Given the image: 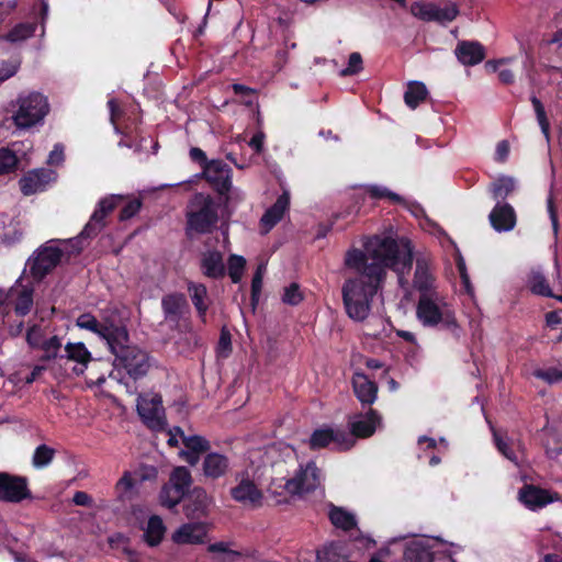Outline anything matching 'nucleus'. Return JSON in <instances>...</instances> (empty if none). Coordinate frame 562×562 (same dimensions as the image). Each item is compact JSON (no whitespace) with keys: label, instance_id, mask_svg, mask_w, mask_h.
Returning <instances> with one entry per match:
<instances>
[{"label":"nucleus","instance_id":"obj_1","mask_svg":"<svg viewBox=\"0 0 562 562\" xmlns=\"http://www.w3.org/2000/svg\"><path fill=\"white\" fill-rule=\"evenodd\" d=\"M344 262L347 269L356 273L346 278L341 286L345 311L351 319L363 322L371 313L387 268L396 272L400 286L407 290L405 274L412 268L413 248L405 238L396 240L373 236L366 241L364 250H348Z\"/></svg>","mask_w":562,"mask_h":562},{"label":"nucleus","instance_id":"obj_2","mask_svg":"<svg viewBox=\"0 0 562 562\" xmlns=\"http://www.w3.org/2000/svg\"><path fill=\"white\" fill-rule=\"evenodd\" d=\"M278 456L274 447L265 450H258L251 458V467L236 472L229 494L231 497L245 507L258 508L263 502V492L261 488L262 477L269 472L271 475L270 464Z\"/></svg>","mask_w":562,"mask_h":562},{"label":"nucleus","instance_id":"obj_3","mask_svg":"<svg viewBox=\"0 0 562 562\" xmlns=\"http://www.w3.org/2000/svg\"><path fill=\"white\" fill-rule=\"evenodd\" d=\"M270 483L268 490L274 495H303L318 488L323 481L322 471L315 462L300 465L291 479L285 476V462L278 460L270 464Z\"/></svg>","mask_w":562,"mask_h":562},{"label":"nucleus","instance_id":"obj_4","mask_svg":"<svg viewBox=\"0 0 562 562\" xmlns=\"http://www.w3.org/2000/svg\"><path fill=\"white\" fill-rule=\"evenodd\" d=\"M416 317L424 327L441 326L456 333L458 323L452 305L442 293L419 296Z\"/></svg>","mask_w":562,"mask_h":562},{"label":"nucleus","instance_id":"obj_5","mask_svg":"<svg viewBox=\"0 0 562 562\" xmlns=\"http://www.w3.org/2000/svg\"><path fill=\"white\" fill-rule=\"evenodd\" d=\"M12 108L11 120L20 131L42 124L49 112L47 98L35 91L19 94L12 103Z\"/></svg>","mask_w":562,"mask_h":562},{"label":"nucleus","instance_id":"obj_6","mask_svg":"<svg viewBox=\"0 0 562 562\" xmlns=\"http://www.w3.org/2000/svg\"><path fill=\"white\" fill-rule=\"evenodd\" d=\"M188 228L204 234L218 221V204L207 194L196 193L188 206Z\"/></svg>","mask_w":562,"mask_h":562},{"label":"nucleus","instance_id":"obj_7","mask_svg":"<svg viewBox=\"0 0 562 562\" xmlns=\"http://www.w3.org/2000/svg\"><path fill=\"white\" fill-rule=\"evenodd\" d=\"M128 337L117 348L112 346L111 352L115 355V364L126 370L130 376L137 379L145 375L149 369L148 356L137 347L127 345Z\"/></svg>","mask_w":562,"mask_h":562},{"label":"nucleus","instance_id":"obj_8","mask_svg":"<svg viewBox=\"0 0 562 562\" xmlns=\"http://www.w3.org/2000/svg\"><path fill=\"white\" fill-rule=\"evenodd\" d=\"M411 13L425 22H437L447 24L459 15V8L452 1L441 2H414L411 5Z\"/></svg>","mask_w":562,"mask_h":562},{"label":"nucleus","instance_id":"obj_9","mask_svg":"<svg viewBox=\"0 0 562 562\" xmlns=\"http://www.w3.org/2000/svg\"><path fill=\"white\" fill-rule=\"evenodd\" d=\"M192 484V476L186 467H177L172 470L168 483L160 491V503L162 506L173 508L186 496Z\"/></svg>","mask_w":562,"mask_h":562},{"label":"nucleus","instance_id":"obj_10","mask_svg":"<svg viewBox=\"0 0 562 562\" xmlns=\"http://www.w3.org/2000/svg\"><path fill=\"white\" fill-rule=\"evenodd\" d=\"M61 256L63 251L54 240L41 246L27 261L32 277L42 280L60 262Z\"/></svg>","mask_w":562,"mask_h":562},{"label":"nucleus","instance_id":"obj_11","mask_svg":"<svg viewBox=\"0 0 562 562\" xmlns=\"http://www.w3.org/2000/svg\"><path fill=\"white\" fill-rule=\"evenodd\" d=\"M76 325L81 329L90 330L97 334L99 337L106 341L109 348L112 346L117 348L116 344H121L127 338V330L124 327L100 323L90 313L79 315L76 321Z\"/></svg>","mask_w":562,"mask_h":562},{"label":"nucleus","instance_id":"obj_12","mask_svg":"<svg viewBox=\"0 0 562 562\" xmlns=\"http://www.w3.org/2000/svg\"><path fill=\"white\" fill-rule=\"evenodd\" d=\"M137 412L153 430H162L167 425L162 400L158 394L140 395L137 398Z\"/></svg>","mask_w":562,"mask_h":562},{"label":"nucleus","instance_id":"obj_13","mask_svg":"<svg viewBox=\"0 0 562 562\" xmlns=\"http://www.w3.org/2000/svg\"><path fill=\"white\" fill-rule=\"evenodd\" d=\"M356 439L341 429L321 428L316 429L310 438V447L314 450L333 446L338 450H348L353 447Z\"/></svg>","mask_w":562,"mask_h":562},{"label":"nucleus","instance_id":"obj_14","mask_svg":"<svg viewBox=\"0 0 562 562\" xmlns=\"http://www.w3.org/2000/svg\"><path fill=\"white\" fill-rule=\"evenodd\" d=\"M122 199V195H109L101 199L79 237L91 238L97 236L105 226V217L116 207Z\"/></svg>","mask_w":562,"mask_h":562},{"label":"nucleus","instance_id":"obj_15","mask_svg":"<svg viewBox=\"0 0 562 562\" xmlns=\"http://www.w3.org/2000/svg\"><path fill=\"white\" fill-rule=\"evenodd\" d=\"M57 172L49 168H36L26 172L20 180L21 192L29 196L45 191L55 182Z\"/></svg>","mask_w":562,"mask_h":562},{"label":"nucleus","instance_id":"obj_16","mask_svg":"<svg viewBox=\"0 0 562 562\" xmlns=\"http://www.w3.org/2000/svg\"><path fill=\"white\" fill-rule=\"evenodd\" d=\"M30 495L26 479L0 472V501L20 503Z\"/></svg>","mask_w":562,"mask_h":562},{"label":"nucleus","instance_id":"obj_17","mask_svg":"<svg viewBox=\"0 0 562 562\" xmlns=\"http://www.w3.org/2000/svg\"><path fill=\"white\" fill-rule=\"evenodd\" d=\"M519 502L530 510H538L548 504L559 501L557 493L540 488L532 484H526L518 492Z\"/></svg>","mask_w":562,"mask_h":562},{"label":"nucleus","instance_id":"obj_18","mask_svg":"<svg viewBox=\"0 0 562 562\" xmlns=\"http://www.w3.org/2000/svg\"><path fill=\"white\" fill-rule=\"evenodd\" d=\"M176 431L180 435V439L184 445V449L180 451V457L190 465H195L200 461V456L210 450L209 440L202 436H186L181 428L176 427Z\"/></svg>","mask_w":562,"mask_h":562},{"label":"nucleus","instance_id":"obj_19","mask_svg":"<svg viewBox=\"0 0 562 562\" xmlns=\"http://www.w3.org/2000/svg\"><path fill=\"white\" fill-rule=\"evenodd\" d=\"M91 360V353L83 342H68L65 346V355H60L58 361L60 366L65 362H75L72 372L77 375L82 374Z\"/></svg>","mask_w":562,"mask_h":562},{"label":"nucleus","instance_id":"obj_20","mask_svg":"<svg viewBox=\"0 0 562 562\" xmlns=\"http://www.w3.org/2000/svg\"><path fill=\"white\" fill-rule=\"evenodd\" d=\"M207 535V525L204 522H188L180 526L171 536L177 544H200Z\"/></svg>","mask_w":562,"mask_h":562},{"label":"nucleus","instance_id":"obj_21","mask_svg":"<svg viewBox=\"0 0 562 562\" xmlns=\"http://www.w3.org/2000/svg\"><path fill=\"white\" fill-rule=\"evenodd\" d=\"M211 505L212 497L203 487L196 486L188 495L184 514L188 518H201L206 516Z\"/></svg>","mask_w":562,"mask_h":562},{"label":"nucleus","instance_id":"obj_22","mask_svg":"<svg viewBox=\"0 0 562 562\" xmlns=\"http://www.w3.org/2000/svg\"><path fill=\"white\" fill-rule=\"evenodd\" d=\"M204 175L209 182L216 187L220 193L229 191L231 182V168L221 160H212L206 164Z\"/></svg>","mask_w":562,"mask_h":562},{"label":"nucleus","instance_id":"obj_23","mask_svg":"<svg viewBox=\"0 0 562 562\" xmlns=\"http://www.w3.org/2000/svg\"><path fill=\"white\" fill-rule=\"evenodd\" d=\"M488 220L496 232H510L516 225V213L510 204L497 202Z\"/></svg>","mask_w":562,"mask_h":562},{"label":"nucleus","instance_id":"obj_24","mask_svg":"<svg viewBox=\"0 0 562 562\" xmlns=\"http://www.w3.org/2000/svg\"><path fill=\"white\" fill-rule=\"evenodd\" d=\"M289 206L290 193L288 191H283L274 204L265 212L260 220V226L263 234L270 232L283 218Z\"/></svg>","mask_w":562,"mask_h":562},{"label":"nucleus","instance_id":"obj_25","mask_svg":"<svg viewBox=\"0 0 562 562\" xmlns=\"http://www.w3.org/2000/svg\"><path fill=\"white\" fill-rule=\"evenodd\" d=\"M380 423V415L375 411L370 409L364 415L353 417L350 422L351 434L349 435L352 436L353 439L355 437H370L375 431Z\"/></svg>","mask_w":562,"mask_h":562},{"label":"nucleus","instance_id":"obj_26","mask_svg":"<svg viewBox=\"0 0 562 562\" xmlns=\"http://www.w3.org/2000/svg\"><path fill=\"white\" fill-rule=\"evenodd\" d=\"M161 308L165 319L177 324L188 308V302L184 294L171 293L161 299Z\"/></svg>","mask_w":562,"mask_h":562},{"label":"nucleus","instance_id":"obj_27","mask_svg":"<svg viewBox=\"0 0 562 562\" xmlns=\"http://www.w3.org/2000/svg\"><path fill=\"white\" fill-rule=\"evenodd\" d=\"M229 470V460L226 456L217 452H210L202 463L203 475L211 480L224 476Z\"/></svg>","mask_w":562,"mask_h":562},{"label":"nucleus","instance_id":"obj_28","mask_svg":"<svg viewBox=\"0 0 562 562\" xmlns=\"http://www.w3.org/2000/svg\"><path fill=\"white\" fill-rule=\"evenodd\" d=\"M454 53L458 60L465 66L477 65L485 57L484 47L477 42H460Z\"/></svg>","mask_w":562,"mask_h":562},{"label":"nucleus","instance_id":"obj_29","mask_svg":"<svg viewBox=\"0 0 562 562\" xmlns=\"http://www.w3.org/2000/svg\"><path fill=\"white\" fill-rule=\"evenodd\" d=\"M414 288L419 292V296L439 293L436 288L435 278L424 260H417Z\"/></svg>","mask_w":562,"mask_h":562},{"label":"nucleus","instance_id":"obj_30","mask_svg":"<svg viewBox=\"0 0 562 562\" xmlns=\"http://www.w3.org/2000/svg\"><path fill=\"white\" fill-rule=\"evenodd\" d=\"M202 273L211 279H221L225 276V265L222 252L207 250L201 258Z\"/></svg>","mask_w":562,"mask_h":562},{"label":"nucleus","instance_id":"obj_31","mask_svg":"<svg viewBox=\"0 0 562 562\" xmlns=\"http://www.w3.org/2000/svg\"><path fill=\"white\" fill-rule=\"evenodd\" d=\"M352 385L357 398L363 405H371L376 400L378 386L363 373H355Z\"/></svg>","mask_w":562,"mask_h":562},{"label":"nucleus","instance_id":"obj_32","mask_svg":"<svg viewBox=\"0 0 562 562\" xmlns=\"http://www.w3.org/2000/svg\"><path fill=\"white\" fill-rule=\"evenodd\" d=\"M405 562H432L434 553L428 539L414 540L404 552Z\"/></svg>","mask_w":562,"mask_h":562},{"label":"nucleus","instance_id":"obj_33","mask_svg":"<svg viewBox=\"0 0 562 562\" xmlns=\"http://www.w3.org/2000/svg\"><path fill=\"white\" fill-rule=\"evenodd\" d=\"M10 297L14 300L15 313L24 316L30 313L33 306V288L15 284L10 290Z\"/></svg>","mask_w":562,"mask_h":562},{"label":"nucleus","instance_id":"obj_34","mask_svg":"<svg viewBox=\"0 0 562 562\" xmlns=\"http://www.w3.org/2000/svg\"><path fill=\"white\" fill-rule=\"evenodd\" d=\"M188 291L199 317L204 322L210 305L206 286L202 283L189 282Z\"/></svg>","mask_w":562,"mask_h":562},{"label":"nucleus","instance_id":"obj_35","mask_svg":"<svg viewBox=\"0 0 562 562\" xmlns=\"http://www.w3.org/2000/svg\"><path fill=\"white\" fill-rule=\"evenodd\" d=\"M166 533V526L162 519L154 515L149 517L146 528L144 530V539L150 547L158 546Z\"/></svg>","mask_w":562,"mask_h":562},{"label":"nucleus","instance_id":"obj_36","mask_svg":"<svg viewBox=\"0 0 562 562\" xmlns=\"http://www.w3.org/2000/svg\"><path fill=\"white\" fill-rule=\"evenodd\" d=\"M428 90L420 81L409 82L404 94L405 103L411 109H416L427 98Z\"/></svg>","mask_w":562,"mask_h":562},{"label":"nucleus","instance_id":"obj_37","mask_svg":"<svg viewBox=\"0 0 562 562\" xmlns=\"http://www.w3.org/2000/svg\"><path fill=\"white\" fill-rule=\"evenodd\" d=\"M20 159L14 150L9 147L0 148V176L15 173L19 168Z\"/></svg>","mask_w":562,"mask_h":562},{"label":"nucleus","instance_id":"obj_38","mask_svg":"<svg viewBox=\"0 0 562 562\" xmlns=\"http://www.w3.org/2000/svg\"><path fill=\"white\" fill-rule=\"evenodd\" d=\"M329 519L335 527L342 530H350L357 525L355 515L339 507L330 509Z\"/></svg>","mask_w":562,"mask_h":562},{"label":"nucleus","instance_id":"obj_39","mask_svg":"<svg viewBox=\"0 0 562 562\" xmlns=\"http://www.w3.org/2000/svg\"><path fill=\"white\" fill-rule=\"evenodd\" d=\"M35 30L36 25L33 23H20L12 27L3 38L10 43H19L31 37Z\"/></svg>","mask_w":562,"mask_h":562},{"label":"nucleus","instance_id":"obj_40","mask_svg":"<svg viewBox=\"0 0 562 562\" xmlns=\"http://www.w3.org/2000/svg\"><path fill=\"white\" fill-rule=\"evenodd\" d=\"M515 179L502 176L492 184V194L495 200L506 199L515 190Z\"/></svg>","mask_w":562,"mask_h":562},{"label":"nucleus","instance_id":"obj_41","mask_svg":"<svg viewBox=\"0 0 562 562\" xmlns=\"http://www.w3.org/2000/svg\"><path fill=\"white\" fill-rule=\"evenodd\" d=\"M135 480L131 472H125L115 484V492L120 501L131 499L134 494Z\"/></svg>","mask_w":562,"mask_h":562},{"label":"nucleus","instance_id":"obj_42","mask_svg":"<svg viewBox=\"0 0 562 562\" xmlns=\"http://www.w3.org/2000/svg\"><path fill=\"white\" fill-rule=\"evenodd\" d=\"M529 286L535 294L552 296V291L544 276L539 271H533L529 277Z\"/></svg>","mask_w":562,"mask_h":562},{"label":"nucleus","instance_id":"obj_43","mask_svg":"<svg viewBox=\"0 0 562 562\" xmlns=\"http://www.w3.org/2000/svg\"><path fill=\"white\" fill-rule=\"evenodd\" d=\"M55 450L46 445L38 446L33 454L32 463L36 469L47 467L54 459Z\"/></svg>","mask_w":562,"mask_h":562},{"label":"nucleus","instance_id":"obj_44","mask_svg":"<svg viewBox=\"0 0 562 562\" xmlns=\"http://www.w3.org/2000/svg\"><path fill=\"white\" fill-rule=\"evenodd\" d=\"M246 260L243 256L231 255L228 258V276L234 283H238L243 277Z\"/></svg>","mask_w":562,"mask_h":562},{"label":"nucleus","instance_id":"obj_45","mask_svg":"<svg viewBox=\"0 0 562 562\" xmlns=\"http://www.w3.org/2000/svg\"><path fill=\"white\" fill-rule=\"evenodd\" d=\"M531 103L533 105L535 113H536V116H537V121L539 123L541 132L544 135L546 139L549 140V137H550V123L548 121V117H547V114H546V111H544V106L541 103V101L538 98H536V97L531 98Z\"/></svg>","mask_w":562,"mask_h":562},{"label":"nucleus","instance_id":"obj_46","mask_svg":"<svg viewBox=\"0 0 562 562\" xmlns=\"http://www.w3.org/2000/svg\"><path fill=\"white\" fill-rule=\"evenodd\" d=\"M366 191L373 199H389L395 203L403 202V199L397 193L392 192L391 190L383 186L370 184L366 187Z\"/></svg>","mask_w":562,"mask_h":562},{"label":"nucleus","instance_id":"obj_47","mask_svg":"<svg viewBox=\"0 0 562 562\" xmlns=\"http://www.w3.org/2000/svg\"><path fill=\"white\" fill-rule=\"evenodd\" d=\"M207 550L209 552L222 555V560L224 562H234L237 558L240 557L239 552L232 550L228 543L223 541L210 544Z\"/></svg>","mask_w":562,"mask_h":562},{"label":"nucleus","instance_id":"obj_48","mask_svg":"<svg viewBox=\"0 0 562 562\" xmlns=\"http://www.w3.org/2000/svg\"><path fill=\"white\" fill-rule=\"evenodd\" d=\"M533 376L543 380L548 384H555L562 382V367L561 368H548V369H536Z\"/></svg>","mask_w":562,"mask_h":562},{"label":"nucleus","instance_id":"obj_49","mask_svg":"<svg viewBox=\"0 0 562 562\" xmlns=\"http://www.w3.org/2000/svg\"><path fill=\"white\" fill-rule=\"evenodd\" d=\"M60 347H61V341L57 336H53L49 339L44 340V342L41 347L44 350L43 359L44 360H52V359L58 360V358H59L58 351H59Z\"/></svg>","mask_w":562,"mask_h":562},{"label":"nucleus","instance_id":"obj_50","mask_svg":"<svg viewBox=\"0 0 562 562\" xmlns=\"http://www.w3.org/2000/svg\"><path fill=\"white\" fill-rule=\"evenodd\" d=\"M363 68L362 57L359 53L355 52L349 55L348 65L345 69L340 70L341 77L353 76L359 74Z\"/></svg>","mask_w":562,"mask_h":562},{"label":"nucleus","instance_id":"obj_51","mask_svg":"<svg viewBox=\"0 0 562 562\" xmlns=\"http://www.w3.org/2000/svg\"><path fill=\"white\" fill-rule=\"evenodd\" d=\"M282 301L289 305H297L303 301V293L297 283H291L289 286L284 288Z\"/></svg>","mask_w":562,"mask_h":562},{"label":"nucleus","instance_id":"obj_52","mask_svg":"<svg viewBox=\"0 0 562 562\" xmlns=\"http://www.w3.org/2000/svg\"><path fill=\"white\" fill-rule=\"evenodd\" d=\"M266 271L265 265H259L251 281V300L254 303L258 302L262 289V280Z\"/></svg>","mask_w":562,"mask_h":562},{"label":"nucleus","instance_id":"obj_53","mask_svg":"<svg viewBox=\"0 0 562 562\" xmlns=\"http://www.w3.org/2000/svg\"><path fill=\"white\" fill-rule=\"evenodd\" d=\"M19 69V60H0V85L13 77Z\"/></svg>","mask_w":562,"mask_h":562},{"label":"nucleus","instance_id":"obj_54","mask_svg":"<svg viewBox=\"0 0 562 562\" xmlns=\"http://www.w3.org/2000/svg\"><path fill=\"white\" fill-rule=\"evenodd\" d=\"M494 441L498 451L514 464L519 465V459L516 453L509 448L508 443L494 431Z\"/></svg>","mask_w":562,"mask_h":562},{"label":"nucleus","instance_id":"obj_55","mask_svg":"<svg viewBox=\"0 0 562 562\" xmlns=\"http://www.w3.org/2000/svg\"><path fill=\"white\" fill-rule=\"evenodd\" d=\"M44 335L38 326H32L26 333V341L33 348H41L44 342Z\"/></svg>","mask_w":562,"mask_h":562},{"label":"nucleus","instance_id":"obj_56","mask_svg":"<svg viewBox=\"0 0 562 562\" xmlns=\"http://www.w3.org/2000/svg\"><path fill=\"white\" fill-rule=\"evenodd\" d=\"M140 206H142L140 200L134 199V200L130 201L122 209V211L120 213V220L121 221L130 220L131 217H133L135 214L138 213V211L140 210Z\"/></svg>","mask_w":562,"mask_h":562},{"label":"nucleus","instance_id":"obj_57","mask_svg":"<svg viewBox=\"0 0 562 562\" xmlns=\"http://www.w3.org/2000/svg\"><path fill=\"white\" fill-rule=\"evenodd\" d=\"M232 351L231 335L227 331H222L217 344V355L222 358L228 357Z\"/></svg>","mask_w":562,"mask_h":562},{"label":"nucleus","instance_id":"obj_58","mask_svg":"<svg viewBox=\"0 0 562 562\" xmlns=\"http://www.w3.org/2000/svg\"><path fill=\"white\" fill-rule=\"evenodd\" d=\"M64 160V148L61 145L57 144L54 146V149L49 153L47 158L48 165H60Z\"/></svg>","mask_w":562,"mask_h":562},{"label":"nucleus","instance_id":"obj_59","mask_svg":"<svg viewBox=\"0 0 562 562\" xmlns=\"http://www.w3.org/2000/svg\"><path fill=\"white\" fill-rule=\"evenodd\" d=\"M265 133L259 131L257 132L251 139L249 140V146L256 151L261 153L265 144Z\"/></svg>","mask_w":562,"mask_h":562},{"label":"nucleus","instance_id":"obj_60","mask_svg":"<svg viewBox=\"0 0 562 562\" xmlns=\"http://www.w3.org/2000/svg\"><path fill=\"white\" fill-rule=\"evenodd\" d=\"M509 155V144L506 140H502L497 144L495 150V159L498 161H505Z\"/></svg>","mask_w":562,"mask_h":562},{"label":"nucleus","instance_id":"obj_61","mask_svg":"<svg viewBox=\"0 0 562 562\" xmlns=\"http://www.w3.org/2000/svg\"><path fill=\"white\" fill-rule=\"evenodd\" d=\"M74 503L78 506H91L92 505V498L90 495H88L86 492L78 491L75 493Z\"/></svg>","mask_w":562,"mask_h":562},{"label":"nucleus","instance_id":"obj_62","mask_svg":"<svg viewBox=\"0 0 562 562\" xmlns=\"http://www.w3.org/2000/svg\"><path fill=\"white\" fill-rule=\"evenodd\" d=\"M548 212H549L550 220H551V223H552L553 232L557 235L558 231H559V222H558L557 213L554 211L552 199L548 200Z\"/></svg>","mask_w":562,"mask_h":562},{"label":"nucleus","instance_id":"obj_63","mask_svg":"<svg viewBox=\"0 0 562 562\" xmlns=\"http://www.w3.org/2000/svg\"><path fill=\"white\" fill-rule=\"evenodd\" d=\"M45 370L46 368L44 366H35L32 372L25 378V383H33Z\"/></svg>","mask_w":562,"mask_h":562},{"label":"nucleus","instance_id":"obj_64","mask_svg":"<svg viewBox=\"0 0 562 562\" xmlns=\"http://www.w3.org/2000/svg\"><path fill=\"white\" fill-rule=\"evenodd\" d=\"M498 78L503 83H512L514 82V74L509 69H503L498 72Z\"/></svg>","mask_w":562,"mask_h":562}]
</instances>
